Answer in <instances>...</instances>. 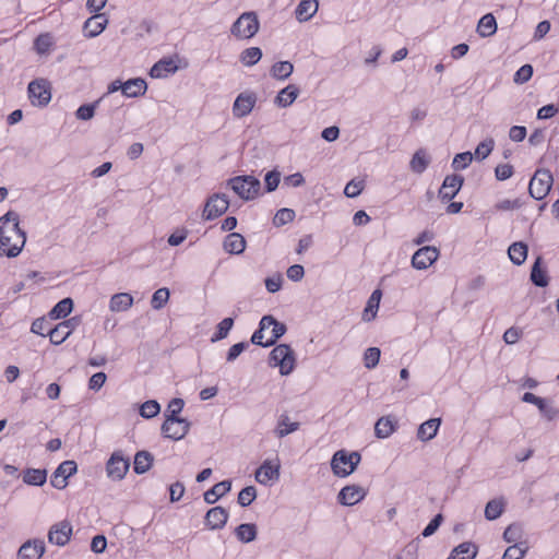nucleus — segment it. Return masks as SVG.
Instances as JSON below:
<instances>
[{"instance_id":"obj_1","label":"nucleus","mask_w":559,"mask_h":559,"mask_svg":"<svg viewBox=\"0 0 559 559\" xmlns=\"http://www.w3.org/2000/svg\"><path fill=\"white\" fill-rule=\"evenodd\" d=\"M26 242V234L20 228V215L8 211L0 217V255L17 257Z\"/></svg>"},{"instance_id":"obj_2","label":"nucleus","mask_w":559,"mask_h":559,"mask_svg":"<svg viewBox=\"0 0 559 559\" xmlns=\"http://www.w3.org/2000/svg\"><path fill=\"white\" fill-rule=\"evenodd\" d=\"M269 365L278 367L282 376H288L296 366L295 352L287 344L276 345L270 353Z\"/></svg>"},{"instance_id":"obj_3","label":"nucleus","mask_w":559,"mask_h":559,"mask_svg":"<svg viewBox=\"0 0 559 559\" xmlns=\"http://www.w3.org/2000/svg\"><path fill=\"white\" fill-rule=\"evenodd\" d=\"M227 185L245 201L255 199L261 190L260 180L249 175L233 177L227 181Z\"/></svg>"},{"instance_id":"obj_4","label":"nucleus","mask_w":559,"mask_h":559,"mask_svg":"<svg viewBox=\"0 0 559 559\" xmlns=\"http://www.w3.org/2000/svg\"><path fill=\"white\" fill-rule=\"evenodd\" d=\"M260 27V22L255 12L242 13L231 25L230 33L238 39H249L253 37Z\"/></svg>"},{"instance_id":"obj_5","label":"nucleus","mask_w":559,"mask_h":559,"mask_svg":"<svg viewBox=\"0 0 559 559\" xmlns=\"http://www.w3.org/2000/svg\"><path fill=\"white\" fill-rule=\"evenodd\" d=\"M554 183L552 174L548 169H537L530 181L528 193L535 200H543Z\"/></svg>"},{"instance_id":"obj_6","label":"nucleus","mask_w":559,"mask_h":559,"mask_svg":"<svg viewBox=\"0 0 559 559\" xmlns=\"http://www.w3.org/2000/svg\"><path fill=\"white\" fill-rule=\"evenodd\" d=\"M50 83L46 79H36L27 87L28 98L33 106L45 107L51 99Z\"/></svg>"},{"instance_id":"obj_7","label":"nucleus","mask_w":559,"mask_h":559,"mask_svg":"<svg viewBox=\"0 0 559 559\" xmlns=\"http://www.w3.org/2000/svg\"><path fill=\"white\" fill-rule=\"evenodd\" d=\"M191 427V423L186 418H165L160 430L165 438L178 441L183 439Z\"/></svg>"},{"instance_id":"obj_8","label":"nucleus","mask_w":559,"mask_h":559,"mask_svg":"<svg viewBox=\"0 0 559 559\" xmlns=\"http://www.w3.org/2000/svg\"><path fill=\"white\" fill-rule=\"evenodd\" d=\"M130 467V460L122 451H115L106 463L107 476L112 480H122Z\"/></svg>"},{"instance_id":"obj_9","label":"nucleus","mask_w":559,"mask_h":559,"mask_svg":"<svg viewBox=\"0 0 559 559\" xmlns=\"http://www.w3.org/2000/svg\"><path fill=\"white\" fill-rule=\"evenodd\" d=\"M229 206V200L226 194L214 193L211 195L203 210V218L212 221L223 215Z\"/></svg>"},{"instance_id":"obj_10","label":"nucleus","mask_w":559,"mask_h":559,"mask_svg":"<svg viewBox=\"0 0 559 559\" xmlns=\"http://www.w3.org/2000/svg\"><path fill=\"white\" fill-rule=\"evenodd\" d=\"M81 320L78 317H72L58 323L55 328L49 329L48 336L50 342L55 345L62 344L80 324Z\"/></svg>"},{"instance_id":"obj_11","label":"nucleus","mask_w":559,"mask_h":559,"mask_svg":"<svg viewBox=\"0 0 559 559\" xmlns=\"http://www.w3.org/2000/svg\"><path fill=\"white\" fill-rule=\"evenodd\" d=\"M464 183V177L461 175H448L443 182L441 188L439 189V198L442 202L451 201L455 198V195L461 190L462 186Z\"/></svg>"},{"instance_id":"obj_12","label":"nucleus","mask_w":559,"mask_h":559,"mask_svg":"<svg viewBox=\"0 0 559 559\" xmlns=\"http://www.w3.org/2000/svg\"><path fill=\"white\" fill-rule=\"evenodd\" d=\"M439 254L436 247H421L413 254L412 265L417 270H426L438 259Z\"/></svg>"},{"instance_id":"obj_13","label":"nucleus","mask_w":559,"mask_h":559,"mask_svg":"<svg viewBox=\"0 0 559 559\" xmlns=\"http://www.w3.org/2000/svg\"><path fill=\"white\" fill-rule=\"evenodd\" d=\"M78 465L74 461L62 462L53 472L50 484L53 488L63 489L68 485V478L76 473Z\"/></svg>"},{"instance_id":"obj_14","label":"nucleus","mask_w":559,"mask_h":559,"mask_svg":"<svg viewBox=\"0 0 559 559\" xmlns=\"http://www.w3.org/2000/svg\"><path fill=\"white\" fill-rule=\"evenodd\" d=\"M522 401L536 405L542 416L549 421L556 419L559 415V408L550 405L546 399L539 397L534 393L525 392L522 396Z\"/></svg>"},{"instance_id":"obj_15","label":"nucleus","mask_w":559,"mask_h":559,"mask_svg":"<svg viewBox=\"0 0 559 559\" xmlns=\"http://www.w3.org/2000/svg\"><path fill=\"white\" fill-rule=\"evenodd\" d=\"M281 464L278 459L275 462L265 460L255 472V480L262 485H266L269 481L278 480L280 478Z\"/></svg>"},{"instance_id":"obj_16","label":"nucleus","mask_w":559,"mask_h":559,"mask_svg":"<svg viewBox=\"0 0 559 559\" xmlns=\"http://www.w3.org/2000/svg\"><path fill=\"white\" fill-rule=\"evenodd\" d=\"M257 103V95L253 92L240 93L234 102L233 114L237 118L248 116Z\"/></svg>"},{"instance_id":"obj_17","label":"nucleus","mask_w":559,"mask_h":559,"mask_svg":"<svg viewBox=\"0 0 559 559\" xmlns=\"http://www.w3.org/2000/svg\"><path fill=\"white\" fill-rule=\"evenodd\" d=\"M367 495V491L357 485H348L343 487L338 495L337 501L342 506H354L360 502Z\"/></svg>"},{"instance_id":"obj_18","label":"nucleus","mask_w":559,"mask_h":559,"mask_svg":"<svg viewBox=\"0 0 559 559\" xmlns=\"http://www.w3.org/2000/svg\"><path fill=\"white\" fill-rule=\"evenodd\" d=\"M72 526L70 522L62 521L52 525L48 532V540L57 546H64L70 540Z\"/></svg>"},{"instance_id":"obj_19","label":"nucleus","mask_w":559,"mask_h":559,"mask_svg":"<svg viewBox=\"0 0 559 559\" xmlns=\"http://www.w3.org/2000/svg\"><path fill=\"white\" fill-rule=\"evenodd\" d=\"M45 543L43 539H28L20 547L17 551L19 559H40L45 554Z\"/></svg>"},{"instance_id":"obj_20","label":"nucleus","mask_w":559,"mask_h":559,"mask_svg":"<svg viewBox=\"0 0 559 559\" xmlns=\"http://www.w3.org/2000/svg\"><path fill=\"white\" fill-rule=\"evenodd\" d=\"M270 326H273L272 336L265 342V346L275 345L277 340L282 337L287 331L286 325L277 321L273 316H263L261 319V330H266Z\"/></svg>"},{"instance_id":"obj_21","label":"nucleus","mask_w":559,"mask_h":559,"mask_svg":"<svg viewBox=\"0 0 559 559\" xmlns=\"http://www.w3.org/2000/svg\"><path fill=\"white\" fill-rule=\"evenodd\" d=\"M228 516L225 508L214 507L206 512L204 523L210 530H221L226 525Z\"/></svg>"},{"instance_id":"obj_22","label":"nucleus","mask_w":559,"mask_h":559,"mask_svg":"<svg viewBox=\"0 0 559 559\" xmlns=\"http://www.w3.org/2000/svg\"><path fill=\"white\" fill-rule=\"evenodd\" d=\"M331 468L334 475L338 477H346L352 474L348 452L346 450H338L334 453L331 460Z\"/></svg>"},{"instance_id":"obj_23","label":"nucleus","mask_w":559,"mask_h":559,"mask_svg":"<svg viewBox=\"0 0 559 559\" xmlns=\"http://www.w3.org/2000/svg\"><path fill=\"white\" fill-rule=\"evenodd\" d=\"M108 24V19L105 14L98 13L88 17L84 23L85 36L93 38L98 36Z\"/></svg>"},{"instance_id":"obj_24","label":"nucleus","mask_w":559,"mask_h":559,"mask_svg":"<svg viewBox=\"0 0 559 559\" xmlns=\"http://www.w3.org/2000/svg\"><path fill=\"white\" fill-rule=\"evenodd\" d=\"M121 92L127 97H139L147 90L146 82L141 78L130 79L120 85Z\"/></svg>"},{"instance_id":"obj_25","label":"nucleus","mask_w":559,"mask_h":559,"mask_svg":"<svg viewBox=\"0 0 559 559\" xmlns=\"http://www.w3.org/2000/svg\"><path fill=\"white\" fill-rule=\"evenodd\" d=\"M299 92L300 90L298 86L289 84L277 93L274 103L278 107L286 108L296 100V98L299 95Z\"/></svg>"},{"instance_id":"obj_26","label":"nucleus","mask_w":559,"mask_h":559,"mask_svg":"<svg viewBox=\"0 0 559 559\" xmlns=\"http://www.w3.org/2000/svg\"><path fill=\"white\" fill-rule=\"evenodd\" d=\"M154 456L146 450L138 451L134 455L133 471L138 475H142L153 466Z\"/></svg>"},{"instance_id":"obj_27","label":"nucleus","mask_w":559,"mask_h":559,"mask_svg":"<svg viewBox=\"0 0 559 559\" xmlns=\"http://www.w3.org/2000/svg\"><path fill=\"white\" fill-rule=\"evenodd\" d=\"M231 489V481L226 479L215 484L211 489L206 490L203 495L204 501L209 504L215 503L219 498L228 493Z\"/></svg>"},{"instance_id":"obj_28","label":"nucleus","mask_w":559,"mask_h":559,"mask_svg":"<svg viewBox=\"0 0 559 559\" xmlns=\"http://www.w3.org/2000/svg\"><path fill=\"white\" fill-rule=\"evenodd\" d=\"M318 0H301L295 10L296 19L299 22L309 21L318 11Z\"/></svg>"},{"instance_id":"obj_29","label":"nucleus","mask_w":559,"mask_h":559,"mask_svg":"<svg viewBox=\"0 0 559 559\" xmlns=\"http://www.w3.org/2000/svg\"><path fill=\"white\" fill-rule=\"evenodd\" d=\"M440 424V418H431L426 420L418 427L417 438L421 441H429L433 439L439 430Z\"/></svg>"},{"instance_id":"obj_30","label":"nucleus","mask_w":559,"mask_h":559,"mask_svg":"<svg viewBox=\"0 0 559 559\" xmlns=\"http://www.w3.org/2000/svg\"><path fill=\"white\" fill-rule=\"evenodd\" d=\"M177 69L173 59L163 58L151 68L150 75L156 79L166 78L168 74L175 73Z\"/></svg>"},{"instance_id":"obj_31","label":"nucleus","mask_w":559,"mask_h":559,"mask_svg":"<svg viewBox=\"0 0 559 559\" xmlns=\"http://www.w3.org/2000/svg\"><path fill=\"white\" fill-rule=\"evenodd\" d=\"M542 263L543 258L537 257L531 270V281L537 287H546L549 284L547 270L542 267Z\"/></svg>"},{"instance_id":"obj_32","label":"nucleus","mask_w":559,"mask_h":559,"mask_svg":"<svg viewBox=\"0 0 559 559\" xmlns=\"http://www.w3.org/2000/svg\"><path fill=\"white\" fill-rule=\"evenodd\" d=\"M223 247L228 253L240 254L246 249V240L240 234L231 233L226 236Z\"/></svg>"},{"instance_id":"obj_33","label":"nucleus","mask_w":559,"mask_h":559,"mask_svg":"<svg viewBox=\"0 0 559 559\" xmlns=\"http://www.w3.org/2000/svg\"><path fill=\"white\" fill-rule=\"evenodd\" d=\"M478 548L472 542H464L456 546L448 559H474L477 556Z\"/></svg>"},{"instance_id":"obj_34","label":"nucleus","mask_w":559,"mask_h":559,"mask_svg":"<svg viewBox=\"0 0 559 559\" xmlns=\"http://www.w3.org/2000/svg\"><path fill=\"white\" fill-rule=\"evenodd\" d=\"M397 421L393 420L391 417H381L377 420L374 425V433L377 438L384 439L390 437L396 429Z\"/></svg>"},{"instance_id":"obj_35","label":"nucleus","mask_w":559,"mask_h":559,"mask_svg":"<svg viewBox=\"0 0 559 559\" xmlns=\"http://www.w3.org/2000/svg\"><path fill=\"white\" fill-rule=\"evenodd\" d=\"M235 535L241 543L247 544L253 542L258 535L257 525L253 523L240 524L235 528Z\"/></svg>"},{"instance_id":"obj_36","label":"nucleus","mask_w":559,"mask_h":559,"mask_svg":"<svg viewBox=\"0 0 559 559\" xmlns=\"http://www.w3.org/2000/svg\"><path fill=\"white\" fill-rule=\"evenodd\" d=\"M527 250H528L527 246L524 242L518 241V242H513L509 247L508 254H509L510 260L515 265H522L527 258Z\"/></svg>"},{"instance_id":"obj_37","label":"nucleus","mask_w":559,"mask_h":559,"mask_svg":"<svg viewBox=\"0 0 559 559\" xmlns=\"http://www.w3.org/2000/svg\"><path fill=\"white\" fill-rule=\"evenodd\" d=\"M497 32V22L491 13L485 14L478 22L477 33L480 37L492 36Z\"/></svg>"},{"instance_id":"obj_38","label":"nucleus","mask_w":559,"mask_h":559,"mask_svg":"<svg viewBox=\"0 0 559 559\" xmlns=\"http://www.w3.org/2000/svg\"><path fill=\"white\" fill-rule=\"evenodd\" d=\"M133 304V297L128 293H118L115 294L109 304V308L111 311H126L128 310Z\"/></svg>"},{"instance_id":"obj_39","label":"nucleus","mask_w":559,"mask_h":559,"mask_svg":"<svg viewBox=\"0 0 559 559\" xmlns=\"http://www.w3.org/2000/svg\"><path fill=\"white\" fill-rule=\"evenodd\" d=\"M429 163H430V158L427 155L426 151L423 148H419L413 155L409 166L414 173L423 174L427 169Z\"/></svg>"},{"instance_id":"obj_40","label":"nucleus","mask_w":559,"mask_h":559,"mask_svg":"<svg viewBox=\"0 0 559 559\" xmlns=\"http://www.w3.org/2000/svg\"><path fill=\"white\" fill-rule=\"evenodd\" d=\"M47 480L46 469L27 468L23 475V481L32 486H43Z\"/></svg>"},{"instance_id":"obj_41","label":"nucleus","mask_w":559,"mask_h":559,"mask_svg":"<svg viewBox=\"0 0 559 559\" xmlns=\"http://www.w3.org/2000/svg\"><path fill=\"white\" fill-rule=\"evenodd\" d=\"M381 296H382L381 290L376 289L369 297L367 306L364 310V320L365 321H371L376 318L377 311L379 309Z\"/></svg>"},{"instance_id":"obj_42","label":"nucleus","mask_w":559,"mask_h":559,"mask_svg":"<svg viewBox=\"0 0 559 559\" xmlns=\"http://www.w3.org/2000/svg\"><path fill=\"white\" fill-rule=\"evenodd\" d=\"M294 66L289 61H280L272 66L270 70L271 76L277 80H286L292 75Z\"/></svg>"},{"instance_id":"obj_43","label":"nucleus","mask_w":559,"mask_h":559,"mask_svg":"<svg viewBox=\"0 0 559 559\" xmlns=\"http://www.w3.org/2000/svg\"><path fill=\"white\" fill-rule=\"evenodd\" d=\"M73 309V300L70 297L63 298L50 310L49 316L52 319L66 318Z\"/></svg>"},{"instance_id":"obj_44","label":"nucleus","mask_w":559,"mask_h":559,"mask_svg":"<svg viewBox=\"0 0 559 559\" xmlns=\"http://www.w3.org/2000/svg\"><path fill=\"white\" fill-rule=\"evenodd\" d=\"M299 426H300V424L297 421L290 423L289 417L287 415H281L278 423H277V427L275 429V435L278 438H284L287 435L298 430Z\"/></svg>"},{"instance_id":"obj_45","label":"nucleus","mask_w":559,"mask_h":559,"mask_svg":"<svg viewBox=\"0 0 559 559\" xmlns=\"http://www.w3.org/2000/svg\"><path fill=\"white\" fill-rule=\"evenodd\" d=\"M504 506L502 498L488 501L485 508V518L489 521L498 519L504 511Z\"/></svg>"},{"instance_id":"obj_46","label":"nucleus","mask_w":559,"mask_h":559,"mask_svg":"<svg viewBox=\"0 0 559 559\" xmlns=\"http://www.w3.org/2000/svg\"><path fill=\"white\" fill-rule=\"evenodd\" d=\"M523 535V526L519 523L510 524L503 532L504 540L510 544L524 543L525 540H522Z\"/></svg>"},{"instance_id":"obj_47","label":"nucleus","mask_w":559,"mask_h":559,"mask_svg":"<svg viewBox=\"0 0 559 559\" xmlns=\"http://www.w3.org/2000/svg\"><path fill=\"white\" fill-rule=\"evenodd\" d=\"M261 58L262 50L259 47L247 48L239 56L240 61L247 67L257 64Z\"/></svg>"},{"instance_id":"obj_48","label":"nucleus","mask_w":559,"mask_h":559,"mask_svg":"<svg viewBox=\"0 0 559 559\" xmlns=\"http://www.w3.org/2000/svg\"><path fill=\"white\" fill-rule=\"evenodd\" d=\"M528 548L527 542L513 544L506 549L502 559H522Z\"/></svg>"},{"instance_id":"obj_49","label":"nucleus","mask_w":559,"mask_h":559,"mask_svg":"<svg viewBox=\"0 0 559 559\" xmlns=\"http://www.w3.org/2000/svg\"><path fill=\"white\" fill-rule=\"evenodd\" d=\"M234 325L233 318L223 319L216 326L215 333L211 337V342L215 343L217 341L224 340L227 337L229 331Z\"/></svg>"},{"instance_id":"obj_50","label":"nucleus","mask_w":559,"mask_h":559,"mask_svg":"<svg viewBox=\"0 0 559 559\" xmlns=\"http://www.w3.org/2000/svg\"><path fill=\"white\" fill-rule=\"evenodd\" d=\"M296 213L292 209L283 207L278 210L273 217V225L276 227L284 226L295 219Z\"/></svg>"},{"instance_id":"obj_51","label":"nucleus","mask_w":559,"mask_h":559,"mask_svg":"<svg viewBox=\"0 0 559 559\" xmlns=\"http://www.w3.org/2000/svg\"><path fill=\"white\" fill-rule=\"evenodd\" d=\"M100 100L102 99H97L94 103L81 105L75 111V117L79 120L84 121L92 119L94 117L95 109L98 107Z\"/></svg>"},{"instance_id":"obj_52","label":"nucleus","mask_w":559,"mask_h":559,"mask_svg":"<svg viewBox=\"0 0 559 559\" xmlns=\"http://www.w3.org/2000/svg\"><path fill=\"white\" fill-rule=\"evenodd\" d=\"M53 45L50 34H40L34 40V47L40 55L47 53Z\"/></svg>"},{"instance_id":"obj_53","label":"nucleus","mask_w":559,"mask_h":559,"mask_svg":"<svg viewBox=\"0 0 559 559\" xmlns=\"http://www.w3.org/2000/svg\"><path fill=\"white\" fill-rule=\"evenodd\" d=\"M169 299V290L166 287L155 290L151 299V306L155 310L162 309Z\"/></svg>"},{"instance_id":"obj_54","label":"nucleus","mask_w":559,"mask_h":559,"mask_svg":"<svg viewBox=\"0 0 559 559\" xmlns=\"http://www.w3.org/2000/svg\"><path fill=\"white\" fill-rule=\"evenodd\" d=\"M159 412L160 405L155 400L146 401L140 407V415L146 419L155 417Z\"/></svg>"},{"instance_id":"obj_55","label":"nucleus","mask_w":559,"mask_h":559,"mask_svg":"<svg viewBox=\"0 0 559 559\" xmlns=\"http://www.w3.org/2000/svg\"><path fill=\"white\" fill-rule=\"evenodd\" d=\"M495 141L492 138L481 141L475 150V158L478 160L485 159L492 152Z\"/></svg>"},{"instance_id":"obj_56","label":"nucleus","mask_w":559,"mask_h":559,"mask_svg":"<svg viewBox=\"0 0 559 559\" xmlns=\"http://www.w3.org/2000/svg\"><path fill=\"white\" fill-rule=\"evenodd\" d=\"M257 498V489L254 486H247L238 493V503L241 507L250 506Z\"/></svg>"},{"instance_id":"obj_57","label":"nucleus","mask_w":559,"mask_h":559,"mask_svg":"<svg viewBox=\"0 0 559 559\" xmlns=\"http://www.w3.org/2000/svg\"><path fill=\"white\" fill-rule=\"evenodd\" d=\"M381 352L378 347H369L364 354L365 367L374 368L379 364Z\"/></svg>"},{"instance_id":"obj_58","label":"nucleus","mask_w":559,"mask_h":559,"mask_svg":"<svg viewBox=\"0 0 559 559\" xmlns=\"http://www.w3.org/2000/svg\"><path fill=\"white\" fill-rule=\"evenodd\" d=\"M473 160V154L471 152L459 153L454 156L452 167L454 170L465 169Z\"/></svg>"},{"instance_id":"obj_59","label":"nucleus","mask_w":559,"mask_h":559,"mask_svg":"<svg viewBox=\"0 0 559 559\" xmlns=\"http://www.w3.org/2000/svg\"><path fill=\"white\" fill-rule=\"evenodd\" d=\"M185 406V401L179 397L173 399L166 409L165 417L166 418H180L179 413L182 411Z\"/></svg>"},{"instance_id":"obj_60","label":"nucleus","mask_w":559,"mask_h":559,"mask_svg":"<svg viewBox=\"0 0 559 559\" xmlns=\"http://www.w3.org/2000/svg\"><path fill=\"white\" fill-rule=\"evenodd\" d=\"M364 187H365L364 180L353 179L346 185V187L344 189V194L347 198H356L361 193Z\"/></svg>"},{"instance_id":"obj_61","label":"nucleus","mask_w":559,"mask_h":559,"mask_svg":"<svg viewBox=\"0 0 559 559\" xmlns=\"http://www.w3.org/2000/svg\"><path fill=\"white\" fill-rule=\"evenodd\" d=\"M280 181H281L280 171L271 170V171L266 173V175L264 177L265 191L266 192L274 191L278 187Z\"/></svg>"},{"instance_id":"obj_62","label":"nucleus","mask_w":559,"mask_h":559,"mask_svg":"<svg viewBox=\"0 0 559 559\" xmlns=\"http://www.w3.org/2000/svg\"><path fill=\"white\" fill-rule=\"evenodd\" d=\"M533 75V67L531 64L522 66L514 74V82L518 84H523L527 82Z\"/></svg>"},{"instance_id":"obj_63","label":"nucleus","mask_w":559,"mask_h":559,"mask_svg":"<svg viewBox=\"0 0 559 559\" xmlns=\"http://www.w3.org/2000/svg\"><path fill=\"white\" fill-rule=\"evenodd\" d=\"M49 329H52L50 326V323L46 321L44 318H39L33 321L31 331L35 334L46 336L48 335Z\"/></svg>"},{"instance_id":"obj_64","label":"nucleus","mask_w":559,"mask_h":559,"mask_svg":"<svg viewBox=\"0 0 559 559\" xmlns=\"http://www.w3.org/2000/svg\"><path fill=\"white\" fill-rule=\"evenodd\" d=\"M443 522V515L441 513H438L435 515V518L428 523V525L424 528L421 532L423 537H429L433 535L437 530L440 527V525Z\"/></svg>"}]
</instances>
